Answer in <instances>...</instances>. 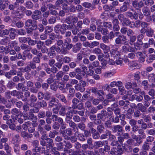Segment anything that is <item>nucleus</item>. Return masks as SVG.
Wrapping results in <instances>:
<instances>
[{"label":"nucleus","mask_w":155,"mask_h":155,"mask_svg":"<svg viewBox=\"0 0 155 155\" xmlns=\"http://www.w3.org/2000/svg\"><path fill=\"white\" fill-rule=\"evenodd\" d=\"M73 25H67L65 24H58L56 25L54 28V31L56 33H60L61 35L65 34V36L67 38L70 37L71 35L70 31H66V30L69 28H72Z\"/></svg>","instance_id":"obj_1"},{"label":"nucleus","mask_w":155,"mask_h":155,"mask_svg":"<svg viewBox=\"0 0 155 155\" xmlns=\"http://www.w3.org/2000/svg\"><path fill=\"white\" fill-rule=\"evenodd\" d=\"M60 46L54 45L51 47L54 50L58 53L65 55L68 53V51L70 50L73 47V44L65 41L64 44L60 47Z\"/></svg>","instance_id":"obj_2"},{"label":"nucleus","mask_w":155,"mask_h":155,"mask_svg":"<svg viewBox=\"0 0 155 155\" xmlns=\"http://www.w3.org/2000/svg\"><path fill=\"white\" fill-rule=\"evenodd\" d=\"M108 137L109 139L111 141L114 140L116 138L115 136L112 134L110 131L107 130L104 133L101 135L100 139L101 140H104L107 138Z\"/></svg>","instance_id":"obj_3"},{"label":"nucleus","mask_w":155,"mask_h":155,"mask_svg":"<svg viewBox=\"0 0 155 155\" xmlns=\"http://www.w3.org/2000/svg\"><path fill=\"white\" fill-rule=\"evenodd\" d=\"M79 100L76 98H74L72 99V102L73 109H78L81 110L83 108V104L82 103H79Z\"/></svg>","instance_id":"obj_4"},{"label":"nucleus","mask_w":155,"mask_h":155,"mask_svg":"<svg viewBox=\"0 0 155 155\" xmlns=\"http://www.w3.org/2000/svg\"><path fill=\"white\" fill-rule=\"evenodd\" d=\"M115 36L117 37L115 40V42L116 44H121L122 42H125L127 40L126 36L121 34L119 32H115Z\"/></svg>","instance_id":"obj_5"},{"label":"nucleus","mask_w":155,"mask_h":155,"mask_svg":"<svg viewBox=\"0 0 155 155\" xmlns=\"http://www.w3.org/2000/svg\"><path fill=\"white\" fill-rule=\"evenodd\" d=\"M148 52L150 54L149 55L146 61L148 63H150L155 60V49L150 48L148 49Z\"/></svg>","instance_id":"obj_6"},{"label":"nucleus","mask_w":155,"mask_h":155,"mask_svg":"<svg viewBox=\"0 0 155 155\" xmlns=\"http://www.w3.org/2000/svg\"><path fill=\"white\" fill-rule=\"evenodd\" d=\"M112 131L114 133H117L118 136H122L124 134L123 127L120 125L113 126Z\"/></svg>","instance_id":"obj_7"},{"label":"nucleus","mask_w":155,"mask_h":155,"mask_svg":"<svg viewBox=\"0 0 155 155\" xmlns=\"http://www.w3.org/2000/svg\"><path fill=\"white\" fill-rule=\"evenodd\" d=\"M100 47L103 51L104 53L105 54V58H108L109 57V55L108 52L110 51V47L105 45L104 43H101L100 44Z\"/></svg>","instance_id":"obj_8"},{"label":"nucleus","mask_w":155,"mask_h":155,"mask_svg":"<svg viewBox=\"0 0 155 155\" xmlns=\"http://www.w3.org/2000/svg\"><path fill=\"white\" fill-rule=\"evenodd\" d=\"M42 13L38 10L36 9L33 12L31 15L32 19L35 20H39L41 19Z\"/></svg>","instance_id":"obj_9"},{"label":"nucleus","mask_w":155,"mask_h":155,"mask_svg":"<svg viewBox=\"0 0 155 155\" xmlns=\"http://www.w3.org/2000/svg\"><path fill=\"white\" fill-rule=\"evenodd\" d=\"M23 117L24 120H32L34 119L37 120V116L35 115L34 114L31 112H28V113H24L23 114Z\"/></svg>","instance_id":"obj_10"},{"label":"nucleus","mask_w":155,"mask_h":155,"mask_svg":"<svg viewBox=\"0 0 155 155\" xmlns=\"http://www.w3.org/2000/svg\"><path fill=\"white\" fill-rule=\"evenodd\" d=\"M97 116L98 119L104 121L107 118V111L103 109L101 110L100 113L97 114Z\"/></svg>","instance_id":"obj_11"},{"label":"nucleus","mask_w":155,"mask_h":155,"mask_svg":"<svg viewBox=\"0 0 155 155\" xmlns=\"http://www.w3.org/2000/svg\"><path fill=\"white\" fill-rule=\"evenodd\" d=\"M118 137L117 142H119L121 145H123L125 139H127L130 137V135L127 133H124L122 136H119Z\"/></svg>","instance_id":"obj_12"},{"label":"nucleus","mask_w":155,"mask_h":155,"mask_svg":"<svg viewBox=\"0 0 155 155\" xmlns=\"http://www.w3.org/2000/svg\"><path fill=\"white\" fill-rule=\"evenodd\" d=\"M154 30L153 29L150 27L147 28L142 33L146 34V35L148 37H152L154 35Z\"/></svg>","instance_id":"obj_13"},{"label":"nucleus","mask_w":155,"mask_h":155,"mask_svg":"<svg viewBox=\"0 0 155 155\" xmlns=\"http://www.w3.org/2000/svg\"><path fill=\"white\" fill-rule=\"evenodd\" d=\"M55 97L65 104H67L68 102L64 94L59 93H56L55 95Z\"/></svg>","instance_id":"obj_14"},{"label":"nucleus","mask_w":155,"mask_h":155,"mask_svg":"<svg viewBox=\"0 0 155 155\" xmlns=\"http://www.w3.org/2000/svg\"><path fill=\"white\" fill-rule=\"evenodd\" d=\"M112 23L114 30L117 32L120 29V27L119 25V23L118 19L117 18H114L112 21Z\"/></svg>","instance_id":"obj_15"},{"label":"nucleus","mask_w":155,"mask_h":155,"mask_svg":"<svg viewBox=\"0 0 155 155\" xmlns=\"http://www.w3.org/2000/svg\"><path fill=\"white\" fill-rule=\"evenodd\" d=\"M105 144H108V141L107 140L103 141H98L95 142L94 143V145L96 148L102 147Z\"/></svg>","instance_id":"obj_16"},{"label":"nucleus","mask_w":155,"mask_h":155,"mask_svg":"<svg viewBox=\"0 0 155 155\" xmlns=\"http://www.w3.org/2000/svg\"><path fill=\"white\" fill-rule=\"evenodd\" d=\"M16 31L17 30L14 28H11L9 29V34L10 33L9 37L11 39L13 40L15 38L16 35Z\"/></svg>","instance_id":"obj_17"},{"label":"nucleus","mask_w":155,"mask_h":155,"mask_svg":"<svg viewBox=\"0 0 155 155\" xmlns=\"http://www.w3.org/2000/svg\"><path fill=\"white\" fill-rule=\"evenodd\" d=\"M37 101V97L33 94L31 95L30 97V103L29 105L31 107H33L35 105V102Z\"/></svg>","instance_id":"obj_18"},{"label":"nucleus","mask_w":155,"mask_h":155,"mask_svg":"<svg viewBox=\"0 0 155 155\" xmlns=\"http://www.w3.org/2000/svg\"><path fill=\"white\" fill-rule=\"evenodd\" d=\"M69 125L70 127L72 128L73 130L76 133L78 131V128L77 127V124L74 121L71 120L66 123Z\"/></svg>","instance_id":"obj_19"},{"label":"nucleus","mask_w":155,"mask_h":155,"mask_svg":"<svg viewBox=\"0 0 155 155\" xmlns=\"http://www.w3.org/2000/svg\"><path fill=\"white\" fill-rule=\"evenodd\" d=\"M82 44L80 42H78L74 46L73 45L72 51L76 53L79 51L82 48Z\"/></svg>","instance_id":"obj_20"},{"label":"nucleus","mask_w":155,"mask_h":155,"mask_svg":"<svg viewBox=\"0 0 155 155\" xmlns=\"http://www.w3.org/2000/svg\"><path fill=\"white\" fill-rule=\"evenodd\" d=\"M130 102L128 101H124L123 100H120L119 101V104L120 106H123V108L124 109H126L128 107V106L130 104Z\"/></svg>","instance_id":"obj_21"},{"label":"nucleus","mask_w":155,"mask_h":155,"mask_svg":"<svg viewBox=\"0 0 155 155\" xmlns=\"http://www.w3.org/2000/svg\"><path fill=\"white\" fill-rule=\"evenodd\" d=\"M110 53L111 57H112L113 58H114V59L120 58V54L119 52L116 50H115L114 49H113L110 51Z\"/></svg>","instance_id":"obj_22"},{"label":"nucleus","mask_w":155,"mask_h":155,"mask_svg":"<svg viewBox=\"0 0 155 155\" xmlns=\"http://www.w3.org/2000/svg\"><path fill=\"white\" fill-rule=\"evenodd\" d=\"M63 143H64V151L65 152L68 151V149H70L72 147V145L69 141L64 140H63Z\"/></svg>","instance_id":"obj_23"},{"label":"nucleus","mask_w":155,"mask_h":155,"mask_svg":"<svg viewBox=\"0 0 155 155\" xmlns=\"http://www.w3.org/2000/svg\"><path fill=\"white\" fill-rule=\"evenodd\" d=\"M16 88L18 90H21L22 91H28L27 87H26L22 83H18L16 85Z\"/></svg>","instance_id":"obj_24"},{"label":"nucleus","mask_w":155,"mask_h":155,"mask_svg":"<svg viewBox=\"0 0 155 155\" xmlns=\"http://www.w3.org/2000/svg\"><path fill=\"white\" fill-rule=\"evenodd\" d=\"M81 151L80 150L75 151L73 149H70L69 150L68 152L70 155H85L84 153L81 154Z\"/></svg>","instance_id":"obj_25"},{"label":"nucleus","mask_w":155,"mask_h":155,"mask_svg":"<svg viewBox=\"0 0 155 155\" xmlns=\"http://www.w3.org/2000/svg\"><path fill=\"white\" fill-rule=\"evenodd\" d=\"M10 39L8 37L5 36L4 38L1 40L0 41V44L2 45H8V43L10 41Z\"/></svg>","instance_id":"obj_26"},{"label":"nucleus","mask_w":155,"mask_h":155,"mask_svg":"<svg viewBox=\"0 0 155 155\" xmlns=\"http://www.w3.org/2000/svg\"><path fill=\"white\" fill-rule=\"evenodd\" d=\"M137 85L136 82H133L131 83L130 82H128L126 83L125 84V87L127 89L132 88L136 87Z\"/></svg>","instance_id":"obj_27"},{"label":"nucleus","mask_w":155,"mask_h":155,"mask_svg":"<svg viewBox=\"0 0 155 155\" xmlns=\"http://www.w3.org/2000/svg\"><path fill=\"white\" fill-rule=\"evenodd\" d=\"M59 102V101L56 98H52L49 102V106L50 107H54Z\"/></svg>","instance_id":"obj_28"},{"label":"nucleus","mask_w":155,"mask_h":155,"mask_svg":"<svg viewBox=\"0 0 155 155\" xmlns=\"http://www.w3.org/2000/svg\"><path fill=\"white\" fill-rule=\"evenodd\" d=\"M90 95L91 93L90 92L88 91H85L82 96L81 101L84 102L88 100L89 98V100L90 99V97H91L90 96Z\"/></svg>","instance_id":"obj_29"},{"label":"nucleus","mask_w":155,"mask_h":155,"mask_svg":"<svg viewBox=\"0 0 155 155\" xmlns=\"http://www.w3.org/2000/svg\"><path fill=\"white\" fill-rule=\"evenodd\" d=\"M49 51L47 55L50 58L52 59L55 56L56 52L51 47L49 48Z\"/></svg>","instance_id":"obj_30"},{"label":"nucleus","mask_w":155,"mask_h":155,"mask_svg":"<svg viewBox=\"0 0 155 155\" xmlns=\"http://www.w3.org/2000/svg\"><path fill=\"white\" fill-rule=\"evenodd\" d=\"M148 81L151 84H155V74L154 73L149 74L148 76Z\"/></svg>","instance_id":"obj_31"},{"label":"nucleus","mask_w":155,"mask_h":155,"mask_svg":"<svg viewBox=\"0 0 155 155\" xmlns=\"http://www.w3.org/2000/svg\"><path fill=\"white\" fill-rule=\"evenodd\" d=\"M97 29L98 31L101 32V33L103 35H106L108 33V30L103 28L102 26H98Z\"/></svg>","instance_id":"obj_32"},{"label":"nucleus","mask_w":155,"mask_h":155,"mask_svg":"<svg viewBox=\"0 0 155 155\" xmlns=\"http://www.w3.org/2000/svg\"><path fill=\"white\" fill-rule=\"evenodd\" d=\"M149 25L148 23L145 21H141L140 25L142 28L140 30V33H142L143 31L145 30L147 28L148 26Z\"/></svg>","instance_id":"obj_33"},{"label":"nucleus","mask_w":155,"mask_h":155,"mask_svg":"<svg viewBox=\"0 0 155 155\" xmlns=\"http://www.w3.org/2000/svg\"><path fill=\"white\" fill-rule=\"evenodd\" d=\"M90 99L89 101H92V104L96 106L98 104L100 103V101H102L103 100H101L100 99L94 98V97L92 96L90 97Z\"/></svg>","instance_id":"obj_34"},{"label":"nucleus","mask_w":155,"mask_h":155,"mask_svg":"<svg viewBox=\"0 0 155 155\" xmlns=\"http://www.w3.org/2000/svg\"><path fill=\"white\" fill-rule=\"evenodd\" d=\"M47 147L50 148V147L53 148L54 146L53 140L52 139L49 137L46 140Z\"/></svg>","instance_id":"obj_35"},{"label":"nucleus","mask_w":155,"mask_h":155,"mask_svg":"<svg viewBox=\"0 0 155 155\" xmlns=\"http://www.w3.org/2000/svg\"><path fill=\"white\" fill-rule=\"evenodd\" d=\"M131 22L130 21V19L126 17L121 23L123 26H129L131 28H132L133 27L130 26Z\"/></svg>","instance_id":"obj_36"},{"label":"nucleus","mask_w":155,"mask_h":155,"mask_svg":"<svg viewBox=\"0 0 155 155\" xmlns=\"http://www.w3.org/2000/svg\"><path fill=\"white\" fill-rule=\"evenodd\" d=\"M5 150L6 151V155H12L11 153V147L9 146L8 143H5L4 145Z\"/></svg>","instance_id":"obj_37"},{"label":"nucleus","mask_w":155,"mask_h":155,"mask_svg":"<svg viewBox=\"0 0 155 155\" xmlns=\"http://www.w3.org/2000/svg\"><path fill=\"white\" fill-rule=\"evenodd\" d=\"M0 111L3 112L5 114H10V110L5 108V106L4 105H0Z\"/></svg>","instance_id":"obj_38"},{"label":"nucleus","mask_w":155,"mask_h":155,"mask_svg":"<svg viewBox=\"0 0 155 155\" xmlns=\"http://www.w3.org/2000/svg\"><path fill=\"white\" fill-rule=\"evenodd\" d=\"M134 111L131 108H129L127 111V113L125 114L126 117L128 119H130L132 118V114Z\"/></svg>","instance_id":"obj_39"},{"label":"nucleus","mask_w":155,"mask_h":155,"mask_svg":"<svg viewBox=\"0 0 155 155\" xmlns=\"http://www.w3.org/2000/svg\"><path fill=\"white\" fill-rule=\"evenodd\" d=\"M63 143V142H60L57 143H56L57 147H56V148L57 150L59 151H64V148Z\"/></svg>","instance_id":"obj_40"},{"label":"nucleus","mask_w":155,"mask_h":155,"mask_svg":"<svg viewBox=\"0 0 155 155\" xmlns=\"http://www.w3.org/2000/svg\"><path fill=\"white\" fill-rule=\"evenodd\" d=\"M20 48L22 50L28 51L31 49V47L25 44H23L21 45Z\"/></svg>","instance_id":"obj_41"},{"label":"nucleus","mask_w":155,"mask_h":155,"mask_svg":"<svg viewBox=\"0 0 155 155\" xmlns=\"http://www.w3.org/2000/svg\"><path fill=\"white\" fill-rule=\"evenodd\" d=\"M151 145L150 143L145 142L142 145V149L146 151H148L150 149Z\"/></svg>","instance_id":"obj_42"},{"label":"nucleus","mask_w":155,"mask_h":155,"mask_svg":"<svg viewBox=\"0 0 155 155\" xmlns=\"http://www.w3.org/2000/svg\"><path fill=\"white\" fill-rule=\"evenodd\" d=\"M66 108L65 106H62L59 111V114L61 116H65L67 113H66Z\"/></svg>","instance_id":"obj_43"},{"label":"nucleus","mask_w":155,"mask_h":155,"mask_svg":"<svg viewBox=\"0 0 155 155\" xmlns=\"http://www.w3.org/2000/svg\"><path fill=\"white\" fill-rule=\"evenodd\" d=\"M142 11L143 15L146 16H148L150 13V10L147 6L144 7L142 9Z\"/></svg>","instance_id":"obj_44"},{"label":"nucleus","mask_w":155,"mask_h":155,"mask_svg":"<svg viewBox=\"0 0 155 155\" xmlns=\"http://www.w3.org/2000/svg\"><path fill=\"white\" fill-rule=\"evenodd\" d=\"M141 86L143 87V88L145 90H148L149 89L148 82L147 80L143 81L141 83Z\"/></svg>","instance_id":"obj_45"},{"label":"nucleus","mask_w":155,"mask_h":155,"mask_svg":"<svg viewBox=\"0 0 155 155\" xmlns=\"http://www.w3.org/2000/svg\"><path fill=\"white\" fill-rule=\"evenodd\" d=\"M129 3L124 2L122 5L120 7V11L121 12H125L127 10L128 7L127 5Z\"/></svg>","instance_id":"obj_46"},{"label":"nucleus","mask_w":155,"mask_h":155,"mask_svg":"<svg viewBox=\"0 0 155 155\" xmlns=\"http://www.w3.org/2000/svg\"><path fill=\"white\" fill-rule=\"evenodd\" d=\"M24 93L25 98L22 99V101L24 102H26L27 101L28 98L31 96V93L29 91H26Z\"/></svg>","instance_id":"obj_47"},{"label":"nucleus","mask_w":155,"mask_h":155,"mask_svg":"<svg viewBox=\"0 0 155 155\" xmlns=\"http://www.w3.org/2000/svg\"><path fill=\"white\" fill-rule=\"evenodd\" d=\"M144 33H140V34H139L137 36V41L139 42V43L143 44L142 41V40L144 37V35H143Z\"/></svg>","instance_id":"obj_48"},{"label":"nucleus","mask_w":155,"mask_h":155,"mask_svg":"<svg viewBox=\"0 0 155 155\" xmlns=\"http://www.w3.org/2000/svg\"><path fill=\"white\" fill-rule=\"evenodd\" d=\"M15 86V83L12 81H9L6 85V86L9 89L13 88Z\"/></svg>","instance_id":"obj_49"},{"label":"nucleus","mask_w":155,"mask_h":155,"mask_svg":"<svg viewBox=\"0 0 155 155\" xmlns=\"http://www.w3.org/2000/svg\"><path fill=\"white\" fill-rule=\"evenodd\" d=\"M97 94L99 97V98L103 101L104 99L103 96L105 94L104 91L102 90H99L97 92Z\"/></svg>","instance_id":"obj_50"},{"label":"nucleus","mask_w":155,"mask_h":155,"mask_svg":"<svg viewBox=\"0 0 155 155\" xmlns=\"http://www.w3.org/2000/svg\"><path fill=\"white\" fill-rule=\"evenodd\" d=\"M15 25L18 28H21L24 26L23 22L21 21H15L14 23Z\"/></svg>","instance_id":"obj_51"},{"label":"nucleus","mask_w":155,"mask_h":155,"mask_svg":"<svg viewBox=\"0 0 155 155\" xmlns=\"http://www.w3.org/2000/svg\"><path fill=\"white\" fill-rule=\"evenodd\" d=\"M20 70L22 73H25V72L29 73L31 71L29 66L28 65L25 67H23L20 68Z\"/></svg>","instance_id":"obj_52"},{"label":"nucleus","mask_w":155,"mask_h":155,"mask_svg":"<svg viewBox=\"0 0 155 155\" xmlns=\"http://www.w3.org/2000/svg\"><path fill=\"white\" fill-rule=\"evenodd\" d=\"M41 81V82L42 81V79L41 78H39L38 79H37V81L35 83V87H36L38 89H40L41 87V84L40 82H39Z\"/></svg>","instance_id":"obj_53"},{"label":"nucleus","mask_w":155,"mask_h":155,"mask_svg":"<svg viewBox=\"0 0 155 155\" xmlns=\"http://www.w3.org/2000/svg\"><path fill=\"white\" fill-rule=\"evenodd\" d=\"M8 34V30L7 29L0 30V36L1 37H3L5 35H7Z\"/></svg>","instance_id":"obj_54"},{"label":"nucleus","mask_w":155,"mask_h":155,"mask_svg":"<svg viewBox=\"0 0 155 155\" xmlns=\"http://www.w3.org/2000/svg\"><path fill=\"white\" fill-rule=\"evenodd\" d=\"M31 123L29 121L25 122L22 125V127L25 130H27L30 126H31Z\"/></svg>","instance_id":"obj_55"},{"label":"nucleus","mask_w":155,"mask_h":155,"mask_svg":"<svg viewBox=\"0 0 155 155\" xmlns=\"http://www.w3.org/2000/svg\"><path fill=\"white\" fill-rule=\"evenodd\" d=\"M114 97V95L110 93L107 94L106 96V98L107 99L110 100V101H115V98Z\"/></svg>","instance_id":"obj_56"},{"label":"nucleus","mask_w":155,"mask_h":155,"mask_svg":"<svg viewBox=\"0 0 155 155\" xmlns=\"http://www.w3.org/2000/svg\"><path fill=\"white\" fill-rule=\"evenodd\" d=\"M40 106V107L45 108L47 107V103L44 100H43L42 101L38 102L37 103Z\"/></svg>","instance_id":"obj_57"},{"label":"nucleus","mask_w":155,"mask_h":155,"mask_svg":"<svg viewBox=\"0 0 155 155\" xmlns=\"http://www.w3.org/2000/svg\"><path fill=\"white\" fill-rule=\"evenodd\" d=\"M17 32L18 35H24L26 34V31L24 28H21L17 30Z\"/></svg>","instance_id":"obj_58"},{"label":"nucleus","mask_w":155,"mask_h":155,"mask_svg":"<svg viewBox=\"0 0 155 155\" xmlns=\"http://www.w3.org/2000/svg\"><path fill=\"white\" fill-rule=\"evenodd\" d=\"M139 43V42L137 41L133 44L134 46V48H135V50H140L141 49L140 45H142L143 44L141 43L140 44Z\"/></svg>","instance_id":"obj_59"},{"label":"nucleus","mask_w":155,"mask_h":155,"mask_svg":"<svg viewBox=\"0 0 155 155\" xmlns=\"http://www.w3.org/2000/svg\"><path fill=\"white\" fill-rule=\"evenodd\" d=\"M78 128L81 130L84 131L86 128L85 124L83 122H80L78 124Z\"/></svg>","instance_id":"obj_60"},{"label":"nucleus","mask_w":155,"mask_h":155,"mask_svg":"<svg viewBox=\"0 0 155 155\" xmlns=\"http://www.w3.org/2000/svg\"><path fill=\"white\" fill-rule=\"evenodd\" d=\"M155 91L153 88H151L148 92V94L151 96L152 99L155 98Z\"/></svg>","instance_id":"obj_61"},{"label":"nucleus","mask_w":155,"mask_h":155,"mask_svg":"<svg viewBox=\"0 0 155 155\" xmlns=\"http://www.w3.org/2000/svg\"><path fill=\"white\" fill-rule=\"evenodd\" d=\"M32 107L33 108L29 110V112H31L33 114V113H37L39 112V109L38 107H35V106Z\"/></svg>","instance_id":"obj_62"},{"label":"nucleus","mask_w":155,"mask_h":155,"mask_svg":"<svg viewBox=\"0 0 155 155\" xmlns=\"http://www.w3.org/2000/svg\"><path fill=\"white\" fill-rule=\"evenodd\" d=\"M13 148L14 152L15 155H20V150L17 145H14Z\"/></svg>","instance_id":"obj_63"},{"label":"nucleus","mask_w":155,"mask_h":155,"mask_svg":"<svg viewBox=\"0 0 155 155\" xmlns=\"http://www.w3.org/2000/svg\"><path fill=\"white\" fill-rule=\"evenodd\" d=\"M56 150V147H53L51 150V153L53 155H60V152Z\"/></svg>","instance_id":"obj_64"}]
</instances>
